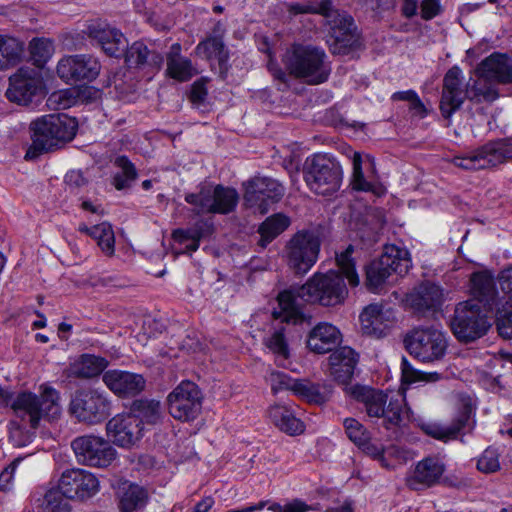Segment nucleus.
I'll list each match as a JSON object with an SVG mask.
<instances>
[{"instance_id":"obj_15","label":"nucleus","mask_w":512,"mask_h":512,"mask_svg":"<svg viewBox=\"0 0 512 512\" xmlns=\"http://www.w3.org/2000/svg\"><path fill=\"white\" fill-rule=\"evenodd\" d=\"M243 185L246 205L257 209L260 214L267 213L270 204L280 201L285 193V188L279 181L265 176H255Z\"/></svg>"},{"instance_id":"obj_1","label":"nucleus","mask_w":512,"mask_h":512,"mask_svg":"<svg viewBox=\"0 0 512 512\" xmlns=\"http://www.w3.org/2000/svg\"><path fill=\"white\" fill-rule=\"evenodd\" d=\"M354 248L349 245L343 252L337 254L336 260L341 273L328 271L315 273L302 286H291L277 296L278 307L274 308L272 316L282 322L297 324L304 319L301 311L302 302L318 304L323 307H337L344 304L348 297L345 276L351 286L360 282L352 259Z\"/></svg>"},{"instance_id":"obj_64","label":"nucleus","mask_w":512,"mask_h":512,"mask_svg":"<svg viewBox=\"0 0 512 512\" xmlns=\"http://www.w3.org/2000/svg\"><path fill=\"white\" fill-rule=\"evenodd\" d=\"M499 284L504 293L512 295V267L501 272Z\"/></svg>"},{"instance_id":"obj_62","label":"nucleus","mask_w":512,"mask_h":512,"mask_svg":"<svg viewBox=\"0 0 512 512\" xmlns=\"http://www.w3.org/2000/svg\"><path fill=\"white\" fill-rule=\"evenodd\" d=\"M207 96L206 82L201 79L193 83L190 91V100L195 105H201L204 103Z\"/></svg>"},{"instance_id":"obj_54","label":"nucleus","mask_w":512,"mask_h":512,"mask_svg":"<svg viewBox=\"0 0 512 512\" xmlns=\"http://www.w3.org/2000/svg\"><path fill=\"white\" fill-rule=\"evenodd\" d=\"M344 427L348 438L357 446L370 436L366 428L354 418H346Z\"/></svg>"},{"instance_id":"obj_6","label":"nucleus","mask_w":512,"mask_h":512,"mask_svg":"<svg viewBox=\"0 0 512 512\" xmlns=\"http://www.w3.org/2000/svg\"><path fill=\"white\" fill-rule=\"evenodd\" d=\"M355 400L363 403L369 417L384 418L388 424L397 426L402 421L404 399L397 395L388 400V395L380 390L354 385L345 388Z\"/></svg>"},{"instance_id":"obj_56","label":"nucleus","mask_w":512,"mask_h":512,"mask_svg":"<svg viewBox=\"0 0 512 512\" xmlns=\"http://www.w3.org/2000/svg\"><path fill=\"white\" fill-rule=\"evenodd\" d=\"M453 164L464 170H480L484 169L482 166L481 157L478 149L472 153L464 156H456L453 158Z\"/></svg>"},{"instance_id":"obj_8","label":"nucleus","mask_w":512,"mask_h":512,"mask_svg":"<svg viewBox=\"0 0 512 512\" xmlns=\"http://www.w3.org/2000/svg\"><path fill=\"white\" fill-rule=\"evenodd\" d=\"M489 327L486 313L473 300L458 303L450 319L451 331L463 343L481 338L487 333Z\"/></svg>"},{"instance_id":"obj_25","label":"nucleus","mask_w":512,"mask_h":512,"mask_svg":"<svg viewBox=\"0 0 512 512\" xmlns=\"http://www.w3.org/2000/svg\"><path fill=\"white\" fill-rule=\"evenodd\" d=\"M330 373L341 384H347L358 362L355 351L347 346L340 347L329 356Z\"/></svg>"},{"instance_id":"obj_11","label":"nucleus","mask_w":512,"mask_h":512,"mask_svg":"<svg viewBox=\"0 0 512 512\" xmlns=\"http://www.w3.org/2000/svg\"><path fill=\"white\" fill-rule=\"evenodd\" d=\"M319 250L320 238L316 231H298L286 246L288 266L296 274L307 273L316 263Z\"/></svg>"},{"instance_id":"obj_19","label":"nucleus","mask_w":512,"mask_h":512,"mask_svg":"<svg viewBox=\"0 0 512 512\" xmlns=\"http://www.w3.org/2000/svg\"><path fill=\"white\" fill-rule=\"evenodd\" d=\"M143 430V426H140V420L129 413L114 416L106 425L109 439L115 445L123 448L136 445L143 436Z\"/></svg>"},{"instance_id":"obj_35","label":"nucleus","mask_w":512,"mask_h":512,"mask_svg":"<svg viewBox=\"0 0 512 512\" xmlns=\"http://www.w3.org/2000/svg\"><path fill=\"white\" fill-rule=\"evenodd\" d=\"M108 361L103 357L84 354L70 367L71 375L88 379L100 375L107 367Z\"/></svg>"},{"instance_id":"obj_57","label":"nucleus","mask_w":512,"mask_h":512,"mask_svg":"<svg viewBox=\"0 0 512 512\" xmlns=\"http://www.w3.org/2000/svg\"><path fill=\"white\" fill-rule=\"evenodd\" d=\"M9 440L15 447H23L31 441V435L18 422L11 421Z\"/></svg>"},{"instance_id":"obj_45","label":"nucleus","mask_w":512,"mask_h":512,"mask_svg":"<svg viewBox=\"0 0 512 512\" xmlns=\"http://www.w3.org/2000/svg\"><path fill=\"white\" fill-rule=\"evenodd\" d=\"M114 165L119 169L113 176L114 187L117 190L129 188L138 176L135 165L126 156L117 157Z\"/></svg>"},{"instance_id":"obj_23","label":"nucleus","mask_w":512,"mask_h":512,"mask_svg":"<svg viewBox=\"0 0 512 512\" xmlns=\"http://www.w3.org/2000/svg\"><path fill=\"white\" fill-rule=\"evenodd\" d=\"M445 472L444 463L436 457H426L419 461L407 478V485L412 490H422L437 484Z\"/></svg>"},{"instance_id":"obj_41","label":"nucleus","mask_w":512,"mask_h":512,"mask_svg":"<svg viewBox=\"0 0 512 512\" xmlns=\"http://www.w3.org/2000/svg\"><path fill=\"white\" fill-rule=\"evenodd\" d=\"M129 414L140 420V426L143 424L154 425L161 418L160 403L155 400H135Z\"/></svg>"},{"instance_id":"obj_60","label":"nucleus","mask_w":512,"mask_h":512,"mask_svg":"<svg viewBox=\"0 0 512 512\" xmlns=\"http://www.w3.org/2000/svg\"><path fill=\"white\" fill-rule=\"evenodd\" d=\"M358 447L368 456L379 460L380 462H384V447L381 443L371 441L370 436L368 439H365L362 444H359Z\"/></svg>"},{"instance_id":"obj_53","label":"nucleus","mask_w":512,"mask_h":512,"mask_svg":"<svg viewBox=\"0 0 512 512\" xmlns=\"http://www.w3.org/2000/svg\"><path fill=\"white\" fill-rule=\"evenodd\" d=\"M477 468L483 473H494L500 469L499 453L494 448H487L477 462Z\"/></svg>"},{"instance_id":"obj_21","label":"nucleus","mask_w":512,"mask_h":512,"mask_svg":"<svg viewBox=\"0 0 512 512\" xmlns=\"http://www.w3.org/2000/svg\"><path fill=\"white\" fill-rule=\"evenodd\" d=\"M40 88V82L35 77V71L29 68H20L9 78L7 98L19 104H28Z\"/></svg>"},{"instance_id":"obj_4","label":"nucleus","mask_w":512,"mask_h":512,"mask_svg":"<svg viewBox=\"0 0 512 512\" xmlns=\"http://www.w3.org/2000/svg\"><path fill=\"white\" fill-rule=\"evenodd\" d=\"M327 59L325 51L319 47L295 44L286 52L284 63L289 75L317 85L326 82L331 73Z\"/></svg>"},{"instance_id":"obj_47","label":"nucleus","mask_w":512,"mask_h":512,"mask_svg":"<svg viewBox=\"0 0 512 512\" xmlns=\"http://www.w3.org/2000/svg\"><path fill=\"white\" fill-rule=\"evenodd\" d=\"M401 379L405 384L416 382L432 383L441 379V374L437 372H424L415 369L409 361L403 357L401 363Z\"/></svg>"},{"instance_id":"obj_13","label":"nucleus","mask_w":512,"mask_h":512,"mask_svg":"<svg viewBox=\"0 0 512 512\" xmlns=\"http://www.w3.org/2000/svg\"><path fill=\"white\" fill-rule=\"evenodd\" d=\"M69 410L80 422L98 424L110 415V402L97 390H79L72 397Z\"/></svg>"},{"instance_id":"obj_26","label":"nucleus","mask_w":512,"mask_h":512,"mask_svg":"<svg viewBox=\"0 0 512 512\" xmlns=\"http://www.w3.org/2000/svg\"><path fill=\"white\" fill-rule=\"evenodd\" d=\"M341 333L339 329L330 323H319L310 332L307 346L318 354L331 352L339 345Z\"/></svg>"},{"instance_id":"obj_28","label":"nucleus","mask_w":512,"mask_h":512,"mask_svg":"<svg viewBox=\"0 0 512 512\" xmlns=\"http://www.w3.org/2000/svg\"><path fill=\"white\" fill-rule=\"evenodd\" d=\"M484 169L512 160V138L489 141L478 148Z\"/></svg>"},{"instance_id":"obj_5","label":"nucleus","mask_w":512,"mask_h":512,"mask_svg":"<svg viewBox=\"0 0 512 512\" xmlns=\"http://www.w3.org/2000/svg\"><path fill=\"white\" fill-rule=\"evenodd\" d=\"M461 73V69L454 66L448 70L443 79L440 111L447 120H450L466 98L477 103L483 100L493 101L497 98V93L483 81H473L472 84L468 82L464 91L461 88Z\"/></svg>"},{"instance_id":"obj_36","label":"nucleus","mask_w":512,"mask_h":512,"mask_svg":"<svg viewBox=\"0 0 512 512\" xmlns=\"http://www.w3.org/2000/svg\"><path fill=\"white\" fill-rule=\"evenodd\" d=\"M180 45L174 44L171 47V52L167 57V72L170 77L179 80L187 81L197 73L189 59L180 56Z\"/></svg>"},{"instance_id":"obj_9","label":"nucleus","mask_w":512,"mask_h":512,"mask_svg":"<svg viewBox=\"0 0 512 512\" xmlns=\"http://www.w3.org/2000/svg\"><path fill=\"white\" fill-rule=\"evenodd\" d=\"M304 178L312 191L319 195H331L341 185L342 168L332 158L315 154L306 161Z\"/></svg>"},{"instance_id":"obj_31","label":"nucleus","mask_w":512,"mask_h":512,"mask_svg":"<svg viewBox=\"0 0 512 512\" xmlns=\"http://www.w3.org/2000/svg\"><path fill=\"white\" fill-rule=\"evenodd\" d=\"M470 416V407L464 406L450 426L428 424L423 426V430L427 435L435 439L447 442L451 439H455L458 436L460 431L468 424Z\"/></svg>"},{"instance_id":"obj_61","label":"nucleus","mask_w":512,"mask_h":512,"mask_svg":"<svg viewBox=\"0 0 512 512\" xmlns=\"http://www.w3.org/2000/svg\"><path fill=\"white\" fill-rule=\"evenodd\" d=\"M421 17L424 20H431L441 13V4L439 0H422Z\"/></svg>"},{"instance_id":"obj_18","label":"nucleus","mask_w":512,"mask_h":512,"mask_svg":"<svg viewBox=\"0 0 512 512\" xmlns=\"http://www.w3.org/2000/svg\"><path fill=\"white\" fill-rule=\"evenodd\" d=\"M59 487L66 498L86 500L99 491V481L94 474L84 469H69L62 473Z\"/></svg>"},{"instance_id":"obj_14","label":"nucleus","mask_w":512,"mask_h":512,"mask_svg":"<svg viewBox=\"0 0 512 512\" xmlns=\"http://www.w3.org/2000/svg\"><path fill=\"white\" fill-rule=\"evenodd\" d=\"M71 447L79 462L92 467H107L117 456L109 441L95 435L79 436L71 442Z\"/></svg>"},{"instance_id":"obj_34","label":"nucleus","mask_w":512,"mask_h":512,"mask_svg":"<svg viewBox=\"0 0 512 512\" xmlns=\"http://www.w3.org/2000/svg\"><path fill=\"white\" fill-rule=\"evenodd\" d=\"M269 417L282 431L296 435L304 431V425L293 412L283 405H274L269 409Z\"/></svg>"},{"instance_id":"obj_29","label":"nucleus","mask_w":512,"mask_h":512,"mask_svg":"<svg viewBox=\"0 0 512 512\" xmlns=\"http://www.w3.org/2000/svg\"><path fill=\"white\" fill-rule=\"evenodd\" d=\"M481 75L501 83H512V59L505 54L493 53L482 61Z\"/></svg>"},{"instance_id":"obj_27","label":"nucleus","mask_w":512,"mask_h":512,"mask_svg":"<svg viewBox=\"0 0 512 512\" xmlns=\"http://www.w3.org/2000/svg\"><path fill=\"white\" fill-rule=\"evenodd\" d=\"M125 50V62L131 68L159 70L163 64V56L142 41L134 42Z\"/></svg>"},{"instance_id":"obj_63","label":"nucleus","mask_w":512,"mask_h":512,"mask_svg":"<svg viewBox=\"0 0 512 512\" xmlns=\"http://www.w3.org/2000/svg\"><path fill=\"white\" fill-rule=\"evenodd\" d=\"M21 461V458L18 457L13 460L1 473H0V489L6 490L11 483L15 470L17 468L18 463Z\"/></svg>"},{"instance_id":"obj_55","label":"nucleus","mask_w":512,"mask_h":512,"mask_svg":"<svg viewBox=\"0 0 512 512\" xmlns=\"http://www.w3.org/2000/svg\"><path fill=\"white\" fill-rule=\"evenodd\" d=\"M327 5H330V0H313L306 5L291 4L288 10L295 15L307 13L323 15Z\"/></svg>"},{"instance_id":"obj_46","label":"nucleus","mask_w":512,"mask_h":512,"mask_svg":"<svg viewBox=\"0 0 512 512\" xmlns=\"http://www.w3.org/2000/svg\"><path fill=\"white\" fill-rule=\"evenodd\" d=\"M91 237L97 242L101 251L112 256L115 251V236L112 226L107 222L94 225L91 230Z\"/></svg>"},{"instance_id":"obj_52","label":"nucleus","mask_w":512,"mask_h":512,"mask_svg":"<svg viewBox=\"0 0 512 512\" xmlns=\"http://www.w3.org/2000/svg\"><path fill=\"white\" fill-rule=\"evenodd\" d=\"M352 164H353V175H352L351 185H352L353 189L358 190V191H364V192L373 191V184L368 182L365 179L364 174L362 172V159H361V155L359 153H357V152L354 153L353 159H352Z\"/></svg>"},{"instance_id":"obj_50","label":"nucleus","mask_w":512,"mask_h":512,"mask_svg":"<svg viewBox=\"0 0 512 512\" xmlns=\"http://www.w3.org/2000/svg\"><path fill=\"white\" fill-rule=\"evenodd\" d=\"M266 347L278 358L286 360L289 358L290 352L288 343L285 338V328L280 327L265 340Z\"/></svg>"},{"instance_id":"obj_43","label":"nucleus","mask_w":512,"mask_h":512,"mask_svg":"<svg viewBox=\"0 0 512 512\" xmlns=\"http://www.w3.org/2000/svg\"><path fill=\"white\" fill-rule=\"evenodd\" d=\"M239 195L233 188L213 186V214H228L237 206Z\"/></svg>"},{"instance_id":"obj_32","label":"nucleus","mask_w":512,"mask_h":512,"mask_svg":"<svg viewBox=\"0 0 512 512\" xmlns=\"http://www.w3.org/2000/svg\"><path fill=\"white\" fill-rule=\"evenodd\" d=\"M148 501V492L142 486L125 482L121 488L119 500L120 512H138Z\"/></svg>"},{"instance_id":"obj_10","label":"nucleus","mask_w":512,"mask_h":512,"mask_svg":"<svg viewBox=\"0 0 512 512\" xmlns=\"http://www.w3.org/2000/svg\"><path fill=\"white\" fill-rule=\"evenodd\" d=\"M404 345L410 355L422 362L441 359L447 349V341L442 331L433 327H417L408 332Z\"/></svg>"},{"instance_id":"obj_17","label":"nucleus","mask_w":512,"mask_h":512,"mask_svg":"<svg viewBox=\"0 0 512 512\" xmlns=\"http://www.w3.org/2000/svg\"><path fill=\"white\" fill-rule=\"evenodd\" d=\"M101 65L91 55H72L62 58L57 65V74L66 83L92 81L100 73Z\"/></svg>"},{"instance_id":"obj_37","label":"nucleus","mask_w":512,"mask_h":512,"mask_svg":"<svg viewBox=\"0 0 512 512\" xmlns=\"http://www.w3.org/2000/svg\"><path fill=\"white\" fill-rule=\"evenodd\" d=\"M24 43L10 36L0 35V71L16 66L22 59Z\"/></svg>"},{"instance_id":"obj_48","label":"nucleus","mask_w":512,"mask_h":512,"mask_svg":"<svg viewBox=\"0 0 512 512\" xmlns=\"http://www.w3.org/2000/svg\"><path fill=\"white\" fill-rule=\"evenodd\" d=\"M63 493V489L58 486L56 489L48 490L43 499L42 510L43 512H69V500Z\"/></svg>"},{"instance_id":"obj_24","label":"nucleus","mask_w":512,"mask_h":512,"mask_svg":"<svg viewBox=\"0 0 512 512\" xmlns=\"http://www.w3.org/2000/svg\"><path fill=\"white\" fill-rule=\"evenodd\" d=\"M443 301V289L431 282L421 283L407 295V303L419 313L437 311Z\"/></svg>"},{"instance_id":"obj_49","label":"nucleus","mask_w":512,"mask_h":512,"mask_svg":"<svg viewBox=\"0 0 512 512\" xmlns=\"http://www.w3.org/2000/svg\"><path fill=\"white\" fill-rule=\"evenodd\" d=\"M31 58L38 67L43 66L51 57L54 48L50 40L45 38H35L29 45Z\"/></svg>"},{"instance_id":"obj_51","label":"nucleus","mask_w":512,"mask_h":512,"mask_svg":"<svg viewBox=\"0 0 512 512\" xmlns=\"http://www.w3.org/2000/svg\"><path fill=\"white\" fill-rule=\"evenodd\" d=\"M496 328L504 339L512 338V305L506 302L496 314Z\"/></svg>"},{"instance_id":"obj_7","label":"nucleus","mask_w":512,"mask_h":512,"mask_svg":"<svg viewBox=\"0 0 512 512\" xmlns=\"http://www.w3.org/2000/svg\"><path fill=\"white\" fill-rule=\"evenodd\" d=\"M410 266L411 259L407 250L386 245L381 256L367 265L365 284L369 291L379 293L393 273L404 275Z\"/></svg>"},{"instance_id":"obj_3","label":"nucleus","mask_w":512,"mask_h":512,"mask_svg":"<svg viewBox=\"0 0 512 512\" xmlns=\"http://www.w3.org/2000/svg\"><path fill=\"white\" fill-rule=\"evenodd\" d=\"M40 394L19 393L10 404L16 417L28 422L32 429L39 426L41 419L54 420L61 414L59 392L51 386L41 385Z\"/></svg>"},{"instance_id":"obj_38","label":"nucleus","mask_w":512,"mask_h":512,"mask_svg":"<svg viewBox=\"0 0 512 512\" xmlns=\"http://www.w3.org/2000/svg\"><path fill=\"white\" fill-rule=\"evenodd\" d=\"M471 294L479 301L490 303L496 296L493 275L488 271L475 272L471 275Z\"/></svg>"},{"instance_id":"obj_59","label":"nucleus","mask_w":512,"mask_h":512,"mask_svg":"<svg viewBox=\"0 0 512 512\" xmlns=\"http://www.w3.org/2000/svg\"><path fill=\"white\" fill-rule=\"evenodd\" d=\"M268 509L273 512H308L313 508L312 506L308 505L305 501L296 498L286 503L285 505H280L279 503H272L268 507Z\"/></svg>"},{"instance_id":"obj_22","label":"nucleus","mask_w":512,"mask_h":512,"mask_svg":"<svg viewBox=\"0 0 512 512\" xmlns=\"http://www.w3.org/2000/svg\"><path fill=\"white\" fill-rule=\"evenodd\" d=\"M102 380L114 394L120 397H134L145 388L143 376L128 371L108 370L103 374Z\"/></svg>"},{"instance_id":"obj_39","label":"nucleus","mask_w":512,"mask_h":512,"mask_svg":"<svg viewBox=\"0 0 512 512\" xmlns=\"http://www.w3.org/2000/svg\"><path fill=\"white\" fill-rule=\"evenodd\" d=\"M290 225V219L282 214L276 213L268 217L258 228L260 234L259 245L266 247L277 236L283 233Z\"/></svg>"},{"instance_id":"obj_16","label":"nucleus","mask_w":512,"mask_h":512,"mask_svg":"<svg viewBox=\"0 0 512 512\" xmlns=\"http://www.w3.org/2000/svg\"><path fill=\"white\" fill-rule=\"evenodd\" d=\"M329 26L330 36L334 39V53L347 52V49L354 47L358 42L357 28L353 18L344 11L333 7V0L326 6L322 15Z\"/></svg>"},{"instance_id":"obj_20","label":"nucleus","mask_w":512,"mask_h":512,"mask_svg":"<svg viewBox=\"0 0 512 512\" xmlns=\"http://www.w3.org/2000/svg\"><path fill=\"white\" fill-rule=\"evenodd\" d=\"M87 34L109 56L118 57L126 49L127 40L124 35L108 24L102 22L91 23L87 27Z\"/></svg>"},{"instance_id":"obj_44","label":"nucleus","mask_w":512,"mask_h":512,"mask_svg":"<svg viewBox=\"0 0 512 512\" xmlns=\"http://www.w3.org/2000/svg\"><path fill=\"white\" fill-rule=\"evenodd\" d=\"M208 231L203 222L196 223L188 229H177L173 231V239L180 244H185V252L192 253L199 248V242Z\"/></svg>"},{"instance_id":"obj_12","label":"nucleus","mask_w":512,"mask_h":512,"mask_svg":"<svg viewBox=\"0 0 512 512\" xmlns=\"http://www.w3.org/2000/svg\"><path fill=\"white\" fill-rule=\"evenodd\" d=\"M202 400V392L194 382L182 381L167 397L169 413L176 420L193 421L201 413Z\"/></svg>"},{"instance_id":"obj_40","label":"nucleus","mask_w":512,"mask_h":512,"mask_svg":"<svg viewBox=\"0 0 512 512\" xmlns=\"http://www.w3.org/2000/svg\"><path fill=\"white\" fill-rule=\"evenodd\" d=\"M197 189V192L187 193L185 201L193 206V211L197 215L213 214V185L201 183Z\"/></svg>"},{"instance_id":"obj_58","label":"nucleus","mask_w":512,"mask_h":512,"mask_svg":"<svg viewBox=\"0 0 512 512\" xmlns=\"http://www.w3.org/2000/svg\"><path fill=\"white\" fill-rule=\"evenodd\" d=\"M296 380L297 379H293L283 372H272L269 377L271 389L275 393L281 390H290L293 392Z\"/></svg>"},{"instance_id":"obj_2","label":"nucleus","mask_w":512,"mask_h":512,"mask_svg":"<svg viewBox=\"0 0 512 512\" xmlns=\"http://www.w3.org/2000/svg\"><path fill=\"white\" fill-rule=\"evenodd\" d=\"M76 122L66 114L45 115L31 123L32 144L26 158L56 149L71 141L76 134Z\"/></svg>"},{"instance_id":"obj_42","label":"nucleus","mask_w":512,"mask_h":512,"mask_svg":"<svg viewBox=\"0 0 512 512\" xmlns=\"http://www.w3.org/2000/svg\"><path fill=\"white\" fill-rule=\"evenodd\" d=\"M196 53L205 59H216L222 68L228 61V51L222 38L218 36L208 37L196 47Z\"/></svg>"},{"instance_id":"obj_33","label":"nucleus","mask_w":512,"mask_h":512,"mask_svg":"<svg viewBox=\"0 0 512 512\" xmlns=\"http://www.w3.org/2000/svg\"><path fill=\"white\" fill-rule=\"evenodd\" d=\"M293 393L310 403L323 404L329 400L332 388L327 384H314L306 379H297Z\"/></svg>"},{"instance_id":"obj_30","label":"nucleus","mask_w":512,"mask_h":512,"mask_svg":"<svg viewBox=\"0 0 512 512\" xmlns=\"http://www.w3.org/2000/svg\"><path fill=\"white\" fill-rule=\"evenodd\" d=\"M391 314V311L384 310L382 305L370 304L360 314V321L366 333L380 337L389 327L386 322L390 321Z\"/></svg>"}]
</instances>
